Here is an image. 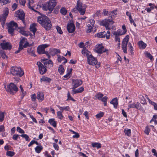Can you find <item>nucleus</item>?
<instances>
[{"instance_id": "nucleus-1", "label": "nucleus", "mask_w": 157, "mask_h": 157, "mask_svg": "<svg viewBox=\"0 0 157 157\" xmlns=\"http://www.w3.org/2000/svg\"><path fill=\"white\" fill-rule=\"evenodd\" d=\"M37 21L46 30H50L52 27L50 19L45 15H42L40 17H38Z\"/></svg>"}, {"instance_id": "nucleus-45", "label": "nucleus", "mask_w": 157, "mask_h": 157, "mask_svg": "<svg viewBox=\"0 0 157 157\" xmlns=\"http://www.w3.org/2000/svg\"><path fill=\"white\" fill-rule=\"evenodd\" d=\"M19 87H20V89H21V92L22 93V94L21 95V98H23L24 97L25 95V94H26V92L25 91H24L22 86L21 85Z\"/></svg>"}, {"instance_id": "nucleus-53", "label": "nucleus", "mask_w": 157, "mask_h": 157, "mask_svg": "<svg viewBox=\"0 0 157 157\" xmlns=\"http://www.w3.org/2000/svg\"><path fill=\"white\" fill-rule=\"evenodd\" d=\"M56 29L57 30L58 32L60 34H62L63 33V32L62 31L61 28L59 26L56 27Z\"/></svg>"}, {"instance_id": "nucleus-32", "label": "nucleus", "mask_w": 157, "mask_h": 157, "mask_svg": "<svg viewBox=\"0 0 157 157\" xmlns=\"http://www.w3.org/2000/svg\"><path fill=\"white\" fill-rule=\"evenodd\" d=\"M57 106L62 112H63V110L68 111L70 109L69 106L60 107L59 105H57Z\"/></svg>"}, {"instance_id": "nucleus-50", "label": "nucleus", "mask_w": 157, "mask_h": 157, "mask_svg": "<svg viewBox=\"0 0 157 157\" xmlns=\"http://www.w3.org/2000/svg\"><path fill=\"white\" fill-rule=\"evenodd\" d=\"M10 2L8 0H0V3H3V5L6 4Z\"/></svg>"}, {"instance_id": "nucleus-14", "label": "nucleus", "mask_w": 157, "mask_h": 157, "mask_svg": "<svg viewBox=\"0 0 157 157\" xmlns=\"http://www.w3.org/2000/svg\"><path fill=\"white\" fill-rule=\"evenodd\" d=\"M88 63L91 65H96L98 62L96 58L94 57L91 54L87 58Z\"/></svg>"}, {"instance_id": "nucleus-33", "label": "nucleus", "mask_w": 157, "mask_h": 157, "mask_svg": "<svg viewBox=\"0 0 157 157\" xmlns=\"http://www.w3.org/2000/svg\"><path fill=\"white\" fill-rule=\"evenodd\" d=\"M58 70L60 74H62L64 71V69L63 65H59Z\"/></svg>"}, {"instance_id": "nucleus-27", "label": "nucleus", "mask_w": 157, "mask_h": 157, "mask_svg": "<svg viewBox=\"0 0 157 157\" xmlns=\"http://www.w3.org/2000/svg\"><path fill=\"white\" fill-rule=\"evenodd\" d=\"M50 53L51 55L53 56L57 54V53H60V50L59 49L53 48L52 49Z\"/></svg>"}, {"instance_id": "nucleus-63", "label": "nucleus", "mask_w": 157, "mask_h": 157, "mask_svg": "<svg viewBox=\"0 0 157 157\" xmlns=\"http://www.w3.org/2000/svg\"><path fill=\"white\" fill-rule=\"evenodd\" d=\"M110 36V32L109 31H108L107 32V33H106V34L105 35V36L106 38V39H109Z\"/></svg>"}, {"instance_id": "nucleus-21", "label": "nucleus", "mask_w": 157, "mask_h": 157, "mask_svg": "<svg viewBox=\"0 0 157 157\" xmlns=\"http://www.w3.org/2000/svg\"><path fill=\"white\" fill-rule=\"evenodd\" d=\"M36 24L34 23L31 24L30 27V31L32 32L34 34H35L37 30L36 28Z\"/></svg>"}, {"instance_id": "nucleus-37", "label": "nucleus", "mask_w": 157, "mask_h": 157, "mask_svg": "<svg viewBox=\"0 0 157 157\" xmlns=\"http://www.w3.org/2000/svg\"><path fill=\"white\" fill-rule=\"evenodd\" d=\"M103 96L104 95L103 94L101 93H99L98 94H97L95 95V97L99 100H101Z\"/></svg>"}, {"instance_id": "nucleus-42", "label": "nucleus", "mask_w": 157, "mask_h": 157, "mask_svg": "<svg viewBox=\"0 0 157 157\" xmlns=\"http://www.w3.org/2000/svg\"><path fill=\"white\" fill-rule=\"evenodd\" d=\"M19 32L20 33L22 34L25 36H27L28 35V34L26 33V32L22 30L21 28H19Z\"/></svg>"}, {"instance_id": "nucleus-35", "label": "nucleus", "mask_w": 157, "mask_h": 157, "mask_svg": "<svg viewBox=\"0 0 157 157\" xmlns=\"http://www.w3.org/2000/svg\"><path fill=\"white\" fill-rule=\"evenodd\" d=\"M41 81H44L49 82L51 81V79L47 77H42L40 79Z\"/></svg>"}, {"instance_id": "nucleus-40", "label": "nucleus", "mask_w": 157, "mask_h": 157, "mask_svg": "<svg viewBox=\"0 0 157 157\" xmlns=\"http://www.w3.org/2000/svg\"><path fill=\"white\" fill-rule=\"evenodd\" d=\"M62 112L60 111H58L57 112V115L59 118L61 120L62 119L63 117V115L62 114Z\"/></svg>"}, {"instance_id": "nucleus-7", "label": "nucleus", "mask_w": 157, "mask_h": 157, "mask_svg": "<svg viewBox=\"0 0 157 157\" xmlns=\"http://www.w3.org/2000/svg\"><path fill=\"white\" fill-rule=\"evenodd\" d=\"M6 25L7 26L9 33L12 36H13L14 30L17 26V24L12 21L8 23H6Z\"/></svg>"}, {"instance_id": "nucleus-61", "label": "nucleus", "mask_w": 157, "mask_h": 157, "mask_svg": "<svg viewBox=\"0 0 157 157\" xmlns=\"http://www.w3.org/2000/svg\"><path fill=\"white\" fill-rule=\"evenodd\" d=\"M73 90L72 91V93L73 94L79 93L78 89L75 90V89H72Z\"/></svg>"}, {"instance_id": "nucleus-22", "label": "nucleus", "mask_w": 157, "mask_h": 157, "mask_svg": "<svg viewBox=\"0 0 157 157\" xmlns=\"http://www.w3.org/2000/svg\"><path fill=\"white\" fill-rule=\"evenodd\" d=\"M110 103L113 105L114 107L117 108L118 105L117 99V98H113L110 101Z\"/></svg>"}, {"instance_id": "nucleus-31", "label": "nucleus", "mask_w": 157, "mask_h": 157, "mask_svg": "<svg viewBox=\"0 0 157 157\" xmlns=\"http://www.w3.org/2000/svg\"><path fill=\"white\" fill-rule=\"evenodd\" d=\"M92 146L93 147H96L97 149L100 148L101 147V144L98 143H94L92 144Z\"/></svg>"}, {"instance_id": "nucleus-46", "label": "nucleus", "mask_w": 157, "mask_h": 157, "mask_svg": "<svg viewBox=\"0 0 157 157\" xmlns=\"http://www.w3.org/2000/svg\"><path fill=\"white\" fill-rule=\"evenodd\" d=\"M104 113L103 112H100L98 114L96 115L95 116L97 118L100 119L101 117H102L103 116Z\"/></svg>"}, {"instance_id": "nucleus-44", "label": "nucleus", "mask_w": 157, "mask_h": 157, "mask_svg": "<svg viewBox=\"0 0 157 157\" xmlns=\"http://www.w3.org/2000/svg\"><path fill=\"white\" fill-rule=\"evenodd\" d=\"M20 136L25 138L26 141H29L30 140L29 136L27 134H21L20 135Z\"/></svg>"}, {"instance_id": "nucleus-19", "label": "nucleus", "mask_w": 157, "mask_h": 157, "mask_svg": "<svg viewBox=\"0 0 157 157\" xmlns=\"http://www.w3.org/2000/svg\"><path fill=\"white\" fill-rule=\"evenodd\" d=\"M107 50L104 47L101 45H99V47L96 49V52L100 54L102 52H105Z\"/></svg>"}, {"instance_id": "nucleus-34", "label": "nucleus", "mask_w": 157, "mask_h": 157, "mask_svg": "<svg viewBox=\"0 0 157 157\" xmlns=\"http://www.w3.org/2000/svg\"><path fill=\"white\" fill-rule=\"evenodd\" d=\"M124 132L125 135L130 136L131 135V130L130 129L128 128H125L124 129Z\"/></svg>"}, {"instance_id": "nucleus-9", "label": "nucleus", "mask_w": 157, "mask_h": 157, "mask_svg": "<svg viewBox=\"0 0 157 157\" xmlns=\"http://www.w3.org/2000/svg\"><path fill=\"white\" fill-rule=\"evenodd\" d=\"M33 45V43L29 44L27 41V39L25 38H23L20 41L19 46L22 47L23 48H26L28 47L31 46Z\"/></svg>"}, {"instance_id": "nucleus-51", "label": "nucleus", "mask_w": 157, "mask_h": 157, "mask_svg": "<svg viewBox=\"0 0 157 157\" xmlns=\"http://www.w3.org/2000/svg\"><path fill=\"white\" fill-rule=\"evenodd\" d=\"M36 97L35 94H34L31 95V98L32 101H35L36 100Z\"/></svg>"}, {"instance_id": "nucleus-4", "label": "nucleus", "mask_w": 157, "mask_h": 157, "mask_svg": "<svg viewBox=\"0 0 157 157\" xmlns=\"http://www.w3.org/2000/svg\"><path fill=\"white\" fill-rule=\"evenodd\" d=\"M10 73L13 76L20 77L24 74V72L21 67H12L10 68Z\"/></svg>"}, {"instance_id": "nucleus-13", "label": "nucleus", "mask_w": 157, "mask_h": 157, "mask_svg": "<svg viewBox=\"0 0 157 157\" xmlns=\"http://www.w3.org/2000/svg\"><path fill=\"white\" fill-rule=\"evenodd\" d=\"M38 67L40 73L41 75H43L47 71L46 67L40 62H38L36 63Z\"/></svg>"}, {"instance_id": "nucleus-59", "label": "nucleus", "mask_w": 157, "mask_h": 157, "mask_svg": "<svg viewBox=\"0 0 157 157\" xmlns=\"http://www.w3.org/2000/svg\"><path fill=\"white\" fill-rule=\"evenodd\" d=\"M115 36V40L116 41H120V38L119 36V35H114Z\"/></svg>"}, {"instance_id": "nucleus-6", "label": "nucleus", "mask_w": 157, "mask_h": 157, "mask_svg": "<svg viewBox=\"0 0 157 157\" xmlns=\"http://www.w3.org/2000/svg\"><path fill=\"white\" fill-rule=\"evenodd\" d=\"M49 45L48 44H44L38 46L37 48V52L40 54H46L48 59L50 58V56L48 52H45V49L48 47Z\"/></svg>"}, {"instance_id": "nucleus-49", "label": "nucleus", "mask_w": 157, "mask_h": 157, "mask_svg": "<svg viewBox=\"0 0 157 157\" xmlns=\"http://www.w3.org/2000/svg\"><path fill=\"white\" fill-rule=\"evenodd\" d=\"M17 131L19 133L22 134L25 133L24 131L21 129L20 127H17Z\"/></svg>"}, {"instance_id": "nucleus-58", "label": "nucleus", "mask_w": 157, "mask_h": 157, "mask_svg": "<svg viewBox=\"0 0 157 157\" xmlns=\"http://www.w3.org/2000/svg\"><path fill=\"white\" fill-rule=\"evenodd\" d=\"M23 48H22V47L19 46L18 50L16 51L15 52V54L18 53L21 50L23 49Z\"/></svg>"}, {"instance_id": "nucleus-43", "label": "nucleus", "mask_w": 157, "mask_h": 157, "mask_svg": "<svg viewBox=\"0 0 157 157\" xmlns=\"http://www.w3.org/2000/svg\"><path fill=\"white\" fill-rule=\"evenodd\" d=\"M67 11L64 8H62L60 10L61 13L64 15H65L67 13Z\"/></svg>"}, {"instance_id": "nucleus-5", "label": "nucleus", "mask_w": 157, "mask_h": 157, "mask_svg": "<svg viewBox=\"0 0 157 157\" xmlns=\"http://www.w3.org/2000/svg\"><path fill=\"white\" fill-rule=\"evenodd\" d=\"M4 87L7 92L12 94L14 93V91L17 92L18 90L16 85L12 82H11L7 86L6 85H4Z\"/></svg>"}, {"instance_id": "nucleus-36", "label": "nucleus", "mask_w": 157, "mask_h": 157, "mask_svg": "<svg viewBox=\"0 0 157 157\" xmlns=\"http://www.w3.org/2000/svg\"><path fill=\"white\" fill-rule=\"evenodd\" d=\"M139 98L141 100V103L142 104H146V101L144 97V96L142 95H140L139 96Z\"/></svg>"}, {"instance_id": "nucleus-20", "label": "nucleus", "mask_w": 157, "mask_h": 157, "mask_svg": "<svg viewBox=\"0 0 157 157\" xmlns=\"http://www.w3.org/2000/svg\"><path fill=\"white\" fill-rule=\"evenodd\" d=\"M82 54L87 58L90 56V53L86 48H83L82 51Z\"/></svg>"}, {"instance_id": "nucleus-57", "label": "nucleus", "mask_w": 157, "mask_h": 157, "mask_svg": "<svg viewBox=\"0 0 157 157\" xmlns=\"http://www.w3.org/2000/svg\"><path fill=\"white\" fill-rule=\"evenodd\" d=\"M20 3L22 6H24L26 2L25 0H19Z\"/></svg>"}, {"instance_id": "nucleus-26", "label": "nucleus", "mask_w": 157, "mask_h": 157, "mask_svg": "<svg viewBox=\"0 0 157 157\" xmlns=\"http://www.w3.org/2000/svg\"><path fill=\"white\" fill-rule=\"evenodd\" d=\"M37 98L39 101H42L44 99V94L43 93L38 92L37 93Z\"/></svg>"}, {"instance_id": "nucleus-15", "label": "nucleus", "mask_w": 157, "mask_h": 157, "mask_svg": "<svg viewBox=\"0 0 157 157\" xmlns=\"http://www.w3.org/2000/svg\"><path fill=\"white\" fill-rule=\"evenodd\" d=\"M82 83V80L76 79L72 80V89H75L79 86L81 85Z\"/></svg>"}, {"instance_id": "nucleus-23", "label": "nucleus", "mask_w": 157, "mask_h": 157, "mask_svg": "<svg viewBox=\"0 0 157 157\" xmlns=\"http://www.w3.org/2000/svg\"><path fill=\"white\" fill-rule=\"evenodd\" d=\"M106 33L104 31L102 32L97 33L95 35V36L99 38H104L105 36Z\"/></svg>"}, {"instance_id": "nucleus-47", "label": "nucleus", "mask_w": 157, "mask_h": 157, "mask_svg": "<svg viewBox=\"0 0 157 157\" xmlns=\"http://www.w3.org/2000/svg\"><path fill=\"white\" fill-rule=\"evenodd\" d=\"M4 113H0V122L2 121L4 119Z\"/></svg>"}, {"instance_id": "nucleus-64", "label": "nucleus", "mask_w": 157, "mask_h": 157, "mask_svg": "<svg viewBox=\"0 0 157 157\" xmlns=\"http://www.w3.org/2000/svg\"><path fill=\"white\" fill-rule=\"evenodd\" d=\"M152 152L154 153V155L157 157V153L155 149H152Z\"/></svg>"}, {"instance_id": "nucleus-11", "label": "nucleus", "mask_w": 157, "mask_h": 157, "mask_svg": "<svg viewBox=\"0 0 157 157\" xmlns=\"http://www.w3.org/2000/svg\"><path fill=\"white\" fill-rule=\"evenodd\" d=\"M129 38V36H126V37L123 40L122 43V48L124 52L125 53H127V44Z\"/></svg>"}, {"instance_id": "nucleus-17", "label": "nucleus", "mask_w": 157, "mask_h": 157, "mask_svg": "<svg viewBox=\"0 0 157 157\" xmlns=\"http://www.w3.org/2000/svg\"><path fill=\"white\" fill-rule=\"evenodd\" d=\"M16 14L19 19L25 24V14L23 11L21 10H18L16 12Z\"/></svg>"}, {"instance_id": "nucleus-30", "label": "nucleus", "mask_w": 157, "mask_h": 157, "mask_svg": "<svg viewBox=\"0 0 157 157\" xmlns=\"http://www.w3.org/2000/svg\"><path fill=\"white\" fill-rule=\"evenodd\" d=\"M43 149V147L41 145L37 146L35 148L36 152L38 153H40Z\"/></svg>"}, {"instance_id": "nucleus-3", "label": "nucleus", "mask_w": 157, "mask_h": 157, "mask_svg": "<svg viewBox=\"0 0 157 157\" xmlns=\"http://www.w3.org/2000/svg\"><path fill=\"white\" fill-rule=\"evenodd\" d=\"M56 4L55 0H49V1L42 5V9L44 10H49V13H51L53 10Z\"/></svg>"}, {"instance_id": "nucleus-60", "label": "nucleus", "mask_w": 157, "mask_h": 157, "mask_svg": "<svg viewBox=\"0 0 157 157\" xmlns=\"http://www.w3.org/2000/svg\"><path fill=\"white\" fill-rule=\"evenodd\" d=\"M111 16H114L115 15L117 14V10H114L111 12ZM111 18L112 17H110Z\"/></svg>"}, {"instance_id": "nucleus-12", "label": "nucleus", "mask_w": 157, "mask_h": 157, "mask_svg": "<svg viewBox=\"0 0 157 157\" xmlns=\"http://www.w3.org/2000/svg\"><path fill=\"white\" fill-rule=\"evenodd\" d=\"M41 61L47 68H50L53 66V63L51 60L44 58Z\"/></svg>"}, {"instance_id": "nucleus-25", "label": "nucleus", "mask_w": 157, "mask_h": 157, "mask_svg": "<svg viewBox=\"0 0 157 157\" xmlns=\"http://www.w3.org/2000/svg\"><path fill=\"white\" fill-rule=\"evenodd\" d=\"M27 52L31 56H35L34 54V48L33 47H31L29 48H28Z\"/></svg>"}, {"instance_id": "nucleus-10", "label": "nucleus", "mask_w": 157, "mask_h": 157, "mask_svg": "<svg viewBox=\"0 0 157 157\" xmlns=\"http://www.w3.org/2000/svg\"><path fill=\"white\" fill-rule=\"evenodd\" d=\"M9 13L8 10L7 8L4 13L0 16V22H1L2 25L4 28L5 26L6 20Z\"/></svg>"}, {"instance_id": "nucleus-41", "label": "nucleus", "mask_w": 157, "mask_h": 157, "mask_svg": "<svg viewBox=\"0 0 157 157\" xmlns=\"http://www.w3.org/2000/svg\"><path fill=\"white\" fill-rule=\"evenodd\" d=\"M128 47H129V49L130 51V53H131V54H133V48L131 44V43L129 42L128 44Z\"/></svg>"}, {"instance_id": "nucleus-8", "label": "nucleus", "mask_w": 157, "mask_h": 157, "mask_svg": "<svg viewBox=\"0 0 157 157\" xmlns=\"http://www.w3.org/2000/svg\"><path fill=\"white\" fill-rule=\"evenodd\" d=\"M101 25L105 27L106 29H110V26L112 25L114 22L112 19H105L101 22Z\"/></svg>"}, {"instance_id": "nucleus-16", "label": "nucleus", "mask_w": 157, "mask_h": 157, "mask_svg": "<svg viewBox=\"0 0 157 157\" xmlns=\"http://www.w3.org/2000/svg\"><path fill=\"white\" fill-rule=\"evenodd\" d=\"M0 45L2 48L5 50H10L12 48V46L9 42H6L4 41L3 43H1Z\"/></svg>"}, {"instance_id": "nucleus-56", "label": "nucleus", "mask_w": 157, "mask_h": 157, "mask_svg": "<svg viewBox=\"0 0 157 157\" xmlns=\"http://www.w3.org/2000/svg\"><path fill=\"white\" fill-rule=\"evenodd\" d=\"M146 56L149 58L151 60H152L153 58L152 56L149 53L147 52L146 53Z\"/></svg>"}, {"instance_id": "nucleus-48", "label": "nucleus", "mask_w": 157, "mask_h": 157, "mask_svg": "<svg viewBox=\"0 0 157 157\" xmlns=\"http://www.w3.org/2000/svg\"><path fill=\"white\" fill-rule=\"evenodd\" d=\"M20 135L16 134H14L12 137L13 139L15 140H17L18 138H20L19 136H20Z\"/></svg>"}, {"instance_id": "nucleus-54", "label": "nucleus", "mask_w": 157, "mask_h": 157, "mask_svg": "<svg viewBox=\"0 0 157 157\" xmlns=\"http://www.w3.org/2000/svg\"><path fill=\"white\" fill-rule=\"evenodd\" d=\"M150 131V130L149 128L147 126L145 128L144 132L146 134L148 135L149 134Z\"/></svg>"}, {"instance_id": "nucleus-28", "label": "nucleus", "mask_w": 157, "mask_h": 157, "mask_svg": "<svg viewBox=\"0 0 157 157\" xmlns=\"http://www.w3.org/2000/svg\"><path fill=\"white\" fill-rule=\"evenodd\" d=\"M48 122L54 127L56 126V122L55 121L54 118L50 119L48 120Z\"/></svg>"}, {"instance_id": "nucleus-18", "label": "nucleus", "mask_w": 157, "mask_h": 157, "mask_svg": "<svg viewBox=\"0 0 157 157\" xmlns=\"http://www.w3.org/2000/svg\"><path fill=\"white\" fill-rule=\"evenodd\" d=\"M67 29L69 33H73L75 30V26L72 23H68L67 25Z\"/></svg>"}, {"instance_id": "nucleus-39", "label": "nucleus", "mask_w": 157, "mask_h": 157, "mask_svg": "<svg viewBox=\"0 0 157 157\" xmlns=\"http://www.w3.org/2000/svg\"><path fill=\"white\" fill-rule=\"evenodd\" d=\"M15 154V153L13 151H8L6 152V155L7 156L12 157Z\"/></svg>"}, {"instance_id": "nucleus-2", "label": "nucleus", "mask_w": 157, "mask_h": 157, "mask_svg": "<svg viewBox=\"0 0 157 157\" xmlns=\"http://www.w3.org/2000/svg\"><path fill=\"white\" fill-rule=\"evenodd\" d=\"M87 6L85 4H83L79 1H78L77 4L75 7L72 11V12L76 13L78 10L81 15H83L85 13Z\"/></svg>"}, {"instance_id": "nucleus-24", "label": "nucleus", "mask_w": 157, "mask_h": 157, "mask_svg": "<svg viewBox=\"0 0 157 157\" xmlns=\"http://www.w3.org/2000/svg\"><path fill=\"white\" fill-rule=\"evenodd\" d=\"M139 47L140 48L144 49L147 46V44L142 41H140L138 42Z\"/></svg>"}, {"instance_id": "nucleus-29", "label": "nucleus", "mask_w": 157, "mask_h": 157, "mask_svg": "<svg viewBox=\"0 0 157 157\" xmlns=\"http://www.w3.org/2000/svg\"><path fill=\"white\" fill-rule=\"evenodd\" d=\"M125 33V31H122L121 30H118L117 31L114 32L113 33L114 35H118L119 36L122 35Z\"/></svg>"}, {"instance_id": "nucleus-62", "label": "nucleus", "mask_w": 157, "mask_h": 157, "mask_svg": "<svg viewBox=\"0 0 157 157\" xmlns=\"http://www.w3.org/2000/svg\"><path fill=\"white\" fill-rule=\"evenodd\" d=\"M53 147L56 150H58L59 147L57 144H56V143H54Z\"/></svg>"}, {"instance_id": "nucleus-55", "label": "nucleus", "mask_w": 157, "mask_h": 157, "mask_svg": "<svg viewBox=\"0 0 157 157\" xmlns=\"http://www.w3.org/2000/svg\"><path fill=\"white\" fill-rule=\"evenodd\" d=\"M128 110L129 109L131 108H135V103H133L132 104H129V105H128Z\"/></svg>"}, {"instance_id": "nucleus-38", "label": "nucleus", "mask_w": 157, "mask_h": 157, "mask_svg": "<svg viewBox=\"0 0 157 157\" xmlns=\"http://www.w3.org/2000/svg\"><path fill=\"white\" fill-rule=\"evenodd\" d=\"M28 6L29 8L30 9L33 10V8L31 6V4H33L34 2L33 0H28Z\"/></svg>"}, {"instance_id": "nucleus-52", "label": "nucleus", "mask_w": 157, "mask_h": 157, "mask_svg": "<svg viewBox=\"0 0 157 157\" xmlns=\"http://www.w3.org/2000/svg\"><path fill=\"white\" fill-rule=\"evenodd\" d=\"M58 61L59 62H61L62 60H63L64 59L63 58H64L63 56H61L59 55H58Z\"/></svg>"}]
</instances>
